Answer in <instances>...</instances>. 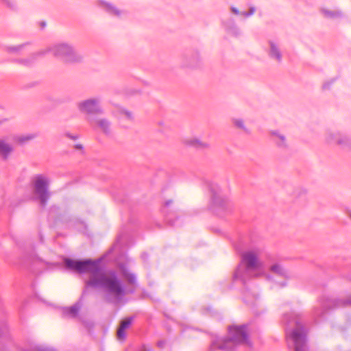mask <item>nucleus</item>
<instances>
[{
    "label": "nucleus",
    "instance_id": "f257e3e1",
    "mask_svg": "<svg viewBox=\"0 0 351 351\" xmlns=\"http://www.w3.org/2000/svg\"><path fill=\"white\" fill-rule=\"evenodd\" d=\"M64 263L68 269L81 274L89 273V279L85 282L86 286L101 289L108 295L106 297L108 302H111L110 296L119 300L128 292L114 271L106 274L101 269L99 260H73L66 258Z\"/></svg>",
    "mask_w": 351,
    "mask_h": 351
},
{
    "label": "nucleus",
    "instance_id": "f03ea898",
    "mask_svg": "<svg viewBox=\"0 0 351 351\" xmlns=\"http://www.w3.org/2000/svg\"><path fill=\"white\" fill-rule=\"evenodd\" d=\"M239 346L250 348L252 343L247 333V325L230 326L228 328V337L224 339H217L213 341L211 349L230 351Z\"/></svg>",
    "mask_w": 351,
    "mask_h": 351
},
{
    "label": "nucleus",
    "instance_id": "7ed1b4c3",
    "mask_svg": "<svg viewBox=\"0 0 351 351\" xmlns=\"http://www.w3.org/2000/svg\"><path fill=\"white\" fill-rule=\"evenodd\" d=\"M262 269V263L257 254L252 251L243 253L241 264L239 265L234 274L235 280H240L243 284L252 277L259 276Z\"/></svg>",
    "mask_w": 351,
    "mask_h": 351
},
{
    "label": "nucleus",
    "instance_id": "20e7f679",
    "mask_svg": "<svg viewBox=\"0 0 351 351\" xmlns=\"http://www.w3.org/2000/svg\"><path fill=\"white\" fill-rule=\"evenodd\" d=\"M51 52L53 57L61 60L66 64H75L83 60V56L75 50L74 47L65 42L57 43L45 49H42L40 53L45 56Z\"/></svg>",
    "mask_w": 351,
    "mask_h": 351
},
{
    "label": "nucleus",
    "instance_id": "39448f33",
    "mask_svg": "<svg viewBox=\"0 0 351 351\" xmlns=\"http://www.w3.org/2000/svg\"><path fill=\"white\" fill-rule=\"evenodd\" d=\"M49 185V180L47 177L42 175L35 177L33 184L34 194L42 207L46 206L51 195Z\"/></svg>",
    "mask_w": 351,
    "mask_h": 351
},
{
    "label": "nucleus",
    "instance_id": "423d86ee",
    "mask_svg": "<svg viewBox=\"0 0 351 351\" xmlns=\"http://www.w3.org/2000/svg\"><path fill=\"white\" fill-rule=\"evenodd\" d=\"M77 108L80 112L88 116L101 115L104 113L100 97H90L80 101L77 104Z\"/></svg>",
    "mask_w": 351,
    "mask_h": 351
},
{
    "label": "nucleus",
    "instance_id": "0eeeda50",
    "mask_svg": "<svg viewBox=\"0 0 351 351\" xmlns=\"http://www.w3.org/2000/svg\"><path fill=\"white\" fill-rule=\"evenodd\" d=\"M234 205L220 193H213L212 195V209L217 215L223 217L232 213Z\"/></svg>",
    "mask_w": 351,
    "mask_h": 351
},
{
    "label": "nucleus",
    "instance_id": "6e6552de",
    "mask_svg": "<svg viewBox=\"0 0 351 351\" xmlns=\"http://www.w3.org/2000/svg\"><path fill=\"white\" fill-rule=\"evenodd\" d=\"M202 57L198 50L187 51L180 58L179 64L184 69H195L200 66Z\"/></svg>",
    "mask_w": 351,
    "mask_h": 351
},
{
    "label": "nucleus",
    "instance_id": "1a4fd4ad",
    "mask_svg": "<svg viewBox=\"0 0 351 351\" xmlns=\"http://www.w3.org/2000/svg\"><path fill=\"white\" fill-rule=\"evenodd\" d=\"M306 332L301 324H298L296 328L291 334V338L295 343V351H307L306 345Z\"/></svg>",
    "mask_w": 351,
    "mask_h": 351
},
{
    "label": "nucleus",
    "instance_id": "9d476101",
    "mask_svg": "<svg viewBox=\"0 0 351 351\" xmlns=\"http://www.w3.org/2000/svg\"><path fill=\"white\" fill-rule=\"evenodd\" d=\"M40 52L41 49L32 53L26 57L13 58L11 62L19 66L31 68L35 64L38 58L44 56V54L40 53Z\"/></svg>",
    "mask_w": 351,
    "mask_h": 351
},
{
    "label": "nucleus",
    "instance_id": "9b49d317",
    "mask_svg": "<svg viewBox=\"0 0 351 351\" xmlns=\"http://www.w3.org/2000/svg\"><path fill=\"white\" fill-rule=\"evenodd\" d=\"M97 5L110 16L121 18L126 14L125 11L117 7L113 3L104 0H98Z\"/></svg>",
    "mask_w": 351,
    "mask_h": 351
},
{
    "label": "nucleus",
    "instance_id": "f8f14e48",
    "mask_svg": "<svg viewBox=\"0 0 351 351\" xmlns=\"http://www.w3.org/2000/svg\"><path fill=\"white\" fill-rule=\"evenodd\" d=\"M269 58L276 64H281L283 60V53L279 44L270 41L267 49Z\"/></svg>",
    "mask_w": 351,
    "mask_h": 351
},
{
    "label": "nucleus",
    "instance_id": "ddd939ff",
    "mask_svg": "<svg viewBox=\"0 0 351 351\" xmlns=\"http://www.w3.org/2000/svg\"><path fill=\"white\" fill-rule=\"evenodd\" d=\"M88 121L91 125L99 129L106 136H109L112 134V122L108 119L100 117L95 119H89Z\"/></svg>",
    "mask_w": 351,
    "mask_h": 351
},
{
    "label": "nucleus",
    "instance_id": "4468645a",
    "mask_svg": "<svg viewBox=\"0 0 351 351\" xmlns=\"http://www.w3.org/2000/svg\"><path fill=\"white\" fill-rule=\"evenodd\" d=\"M134 319V317H127L123 319L117 330V337L119 341H124L126 337L125 330L130 328Z\"/></svg>",
    "mask_w": 351,
    "mask_h": 351
},
{
    "label": "nucleus",
    "instance_id": "2eb2a0df",
    "mask_svg": "<svg viewBox=\"0 0 351 351\" xmlns=\"http://www.w3.org/2000/svg\"><path fill=\"white\" fill-rule=\"evenodd\" d=\"M184 143L186 145L191 146L201 150L207 149L210 147V144L208 142L203 141L195 137L186 138L184 140Z\"/></svg>",
    "mask_w": 351,
    "mask_h": 351
},
{
    "label": "nucleus",
    "instance_id": "dca6fc26",
    "mask_svg": "<svg viewBox=\"0 0 351 351\" xmlns=\"http://www.w3.org/2000/svg\"><path fill=\"white\" fill-rule=\"evenodd\" d=\"M269 134L271 141L276 147L279 148L284 147L285 137L283 134L279 132L278 130H271Z\"/></svg>",
    "mask_w": 351,
    "mask_h": 351
},
{
    "label": "nucleus",
    "instance_id": "f3484780",
    "mask_svg": "<svg viewBox=\"0 0 351 351\" xmlns=\"http://www.w3.org/2000/svg\"><path fill=\"white\" fill-rule=\"evenodd\" d=\"M12 151V146L6 143L5 139H0V156L3 160H6Z\"/></svg>",
    "mask_w": 351,
    "mask_h": 351
},
{
    "label": "nucleus",
    "instance_id": "a211bd4d",
    "mask_svg": "<svg viewBox=\"0 0 351 351\" xmlns=\"http://www.w3.org/2000/svg\"><path fill=\"white\" fill-rule=\"evenodd\" d=\"M82 304L80 302H76L73 306L64 308L63 313L64 316L70 318H75L77 316L81 308Z\"/></svg>",
    "mask_w": 351,
    "mask_h": 351
},
{
    "label": "nucleus",
    "instance_id": "6ab92c4d",
    "mask_svg": "<svg viewBox=\"0 0 351 351\" xmlns=\"http://www.w3.org/2000/svg\"><path fill=\"white\" fill-rule=\"evenodd\" d=\"M28 45V43H24L16 45H7L5 47V51L9 54L19 55Z\"/></svg>",
    "mask_w": 351,
    "mask_h": 351
},
{
    "label": "nucleus",
    "instance_id": "aec40b11",
    "mask_svg": "<svg viewBox=\"0 0 351 351\" xmlns=\"http://www.w3.org/2000/svg\"><path fill=\"white\" fill-rule=\"evenodd\" d=\"M36 136L37 135L36 134H27L14 136L12 139L14 142L20 145H24L29 142L30 141L34 139Z\"/></svg>",
    "mask_w": 351,
    "mask_h": 351
},
{
    "label": "nucleus",
    "instance_id": "412c9836",
    "mask_svg": "<svg viewBox=\"0 0 351 351\" xmlns=\"http://www.w3.org/2000/svg\"><path fill=\"white\" fill-rule=\"evenodd\" d=\"M117 115L119 118L124 119L127 121H133L134 117L132 112L123 108H119L117 110Z\"/></svg>",
    "mask_w": 351,
    "mask_h": 351
},
{
    "label": "nucleus",
    "instance_id": "4be33fe9",
    "mask_svg": "<svg viewBox=\"0 0 351 351\" xmlns=\"http://www.w3.org/2000/svg\"><path fill=\"white\" fill-rule=\"evenodd\" d=\"M234 126L238 129L244 131L246 133H250L249 130L245 127V122L241 119L234 118L232 119Z\"/></svg>",
    "mask_w": 351,
    "mask_h": 351
},
{
    "label": "nucleus",
    "instance_id": "5701e85b",
    "mask_svg": "<svg viewBox=\"0 0 351 351\" xmlns=\"http://www.w3.org/2000/svg\"><path fill=\"white\" fill-rule=\"evenodd\" d=\"M0 1L12 11H16L18 10V5L15 0H0Z\"/></svg>",
    "mask_w": 351,
    "mask_h": 351
},
{
    "label": "nucleus",
    "instance_id": "b1692460",
    "mask_svg": "<svg viewBox=\"0 0 351 351\" xmlns=\"http://www.w3.org/2000/svg\"><path fill=\"white\" fill-rule=\"evenodd\" d=\"M270 271L276 276H282L284 275L283 268L278 264H274L270 267Z\"/></svg>",
    "mask_w": 351,
    "mask_h": 351
},
{
    "label": "nucleus",
    "instance_id": "393cba45",
    "mask_svg": "<svg viewBox=\"0 0 351 351\" xmlns=\"http://www.w3.org/2000/svg\"><path fill=\"white\" fill-rule=\"evenodd\" d=\"M227 31L230 34L234 36H238L241 34L239 28L234 24H232L231 26L227 27Z\"/></svg>",
    "mask_w": 351,
    "mask_h": 351
},
{
    "label": "nucleus",
    "instance_id": "a878e982",
    "mask_svg": "<svg viewBox=\"0 0 351 351\" xmlns=\"http://www.w3.org/2000/svg\"><path fill=\"white\" fill-rule=\"evenodd\" d=\"M123 276L125 277V280L128 281L130 284H134L136 281V277L132 274H129L126 271L123 273Z\"/></svg>",
    "mask_w": 351,
    "mask_h": 351
},
{
    "label": "nucleus",
    "instance_id": "bb28decb",
    "mask_svg": "<svg viewBox=\"0 0 351 351\" xmlns=\"http://www.w3.org/2000/svg\"><path fill=\"white\" fill-rule=\"evenodd\" d=\"M256 12V8L254 6H250L248 12H242L241 15L245 17H249L253 15Z\"/></svg>",
    "mask_w": 351,
    "mask_h": 351
},
{
    "label": "nucleus",
    "instance_id": "cd10ccee",
    "mask_svg": "<svg viewBox=\"0 0 351 351\" xmlns=\"http://www.w3.org/2000/svg\"><path fill=\"white\" fill-rule=\"evenodd\" d=\"M230 10H231L232 12L234 13V14L241 15V12L237 8L232 6L230 8Z\"/></svg>",
    "mask_w": 351,
    "mask_h": 351
},
{
    "label": "nucleus",
    "instance_id": "c85d7f7f",
    "mask_svg": "<svg viewBox=\"0 0 351 351\" xmlns=\"http://www.w3.org/2000/svg\"><path fill=\"white\" fill-rule=\"evenodd\" d=\"M324 13L326 16H329V17H333L335 15H337L335 13L330 12V11H324Z\"/></svg>",
    "mask_w": 351,
    "mask_h": 351
},
{
    "label": "nucleus",
    "instance_id": "c756f323",
    "mask_svg": "<svg viewBox=\"0 0 351 351\" xmlns=\"http://www.w3.org/2000/svg\"><path fill=\"white\" fill-rule=\"evenodd\" d=\"M7 329L5 327H3L0 325V337L2 336L5 332Z\"/></svg>",
    "mask_w": 351,
    "mask_h": 351
},
{
    "label": "nucleus",
    "instance_id": "7c9ffc66",
    "mask_svg": "<svg viewBox=\"0 0 351 351\" xmlns=\"http://www.w3.org/2000/svg\"><path fill=\"white\" fill-rule=\"evenodd\" d=\"M66 136L71 138V139H73V140H75L77 138V136H74V135H72L69 133H66Z\"/></svg>",
    "mask_w": 351,
    "mask_h": 351
},
{
    "label": "nucleus",
    "instance_id": "2f4dec72",
    "mask_svg": "<svg viewBox=\"0 0 351 351\" xmlns=\"http://www.w3.org/2000/svg\"><path fill=\"white\" fill-rule=\"evenodd\" d=\"M165 344V342L164 341H159L157 343L158 346L160 347V348H163Z\"/></svg>",
    "mask_w": 351,
    "mask_h": 351
},
{
    "label": "nucleus",
    "instance_id": "473e14b6",
    "mask_svg": "<svg viewBox=\"0 0 351 351\" xmlns=\"http://www.w3.org/2000/svg\"><path fill=\"white\" fill-rule=\"evenodd\" d=\"M75 149H79V150H82L83 149V146L81 144H76L75 146H74Z\"/></svg>",
    "mask_w": 351,
    "mask_h": 351
},
{
    "label": "nucleus",
    "instance_id": "72a5a7b5",
    "mask_svg": "<svg viewBox=\"0 0 351 351\" xmlns=\"http://www.w3.org/2000/svg\"><path fill=\"white\" fill-rule=\"evenodd\" d=\"M173 203V201L172 200H168L165 202V207H168L169 206H170L171 204Z\"/></svg>",
    "mask_w": 351,
    "mask_h": 351
},
{
    "label": "nucleus",
    "instance_id": "f704fd0d",
    "mask_svg": "<svg viewBox=\"0 0 351 351\" xmlns=\"http://www.w3.org/2000/svg\"><path fill=\"white\" fill-rule=\"evenodd\" d=\"M42 26H43V27H45V22H43V23H42Z\"/></svg>",
    "mask_w": 351,
    "mask_h": 351
},
{
    "label": "nucleus",
    "instance_id": "c9c22d12",
    "mask_svg": "<svg viewBox=\"0 0 351 351\" xmlns=\"http://www.w3.org/2000/svg\"><path fill=\"white\" fill-rule=\"evenodd\" d=\"M4 120H0V125L3 122Z\"/></svg>",
    "mask_w": 351,
    "mask_h": 351
},
{
    "label": "nucleus",
    "instance_id": "e433bc0d",
    "mask_svg": "<svg viewBox=\"0 0 351 351\" xmlns=\"http://www.w3.org/2000/svg\"><path fill=\"white\" fill-rule=\"evenodd\" d=\"M348 302L351 304V298L350 299Z\"/></svg>",
    "mask_w": 351,
    "mask_h": 351
}]
</instances>
